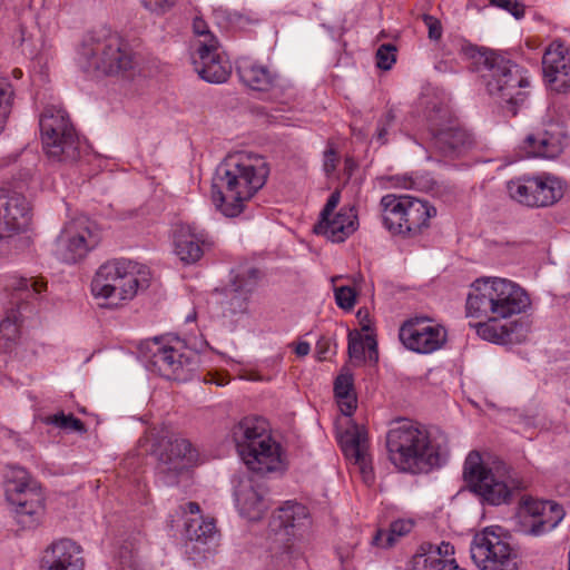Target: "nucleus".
<instances>
[{
	"label": "nucleus",
	"mask_w": 570,
	"mask_h": 570,
	"mask_svg": "<svg viewBox=\"0 0 570 570\" xmlns=\"http://www.w3.org/2000/svg\"><path fill=\"white\" fill-rule=\"evenodd\" d=\"M393 120H394V115L392 111H389L385 115L384 119L379 122L376 139L381 144L386 142L387 127L393 122Z\"/></svg>",
	"instance_id": "de8ad7c7"
},
{
	"label": "nucleus",
	"mask_w": 570,
	"mask_h": 570,
	"mask_svg": "<svg viewBox=\"0 0 570 570\" xmlns=\"http://www.w3.org/2000/svg\"><path fill=\"white\" fill-rule=\"evenodd\" d=\"M196 320V312H193L190 313L189 315L186 316V322L189 323V322H194Z\"/></svg>",
	"instance_id": "4d7b16f0"
},
{
	"label": "nucleus",
	"mask_w": 570,
	"mask_h": 570,
	"mask_svg": "<svg viewBox=\"0 0 570 570\" xmlns=\"http://www.w3.org/2000/svg\"><path fill=\"white\" fill-rule=\"evenodd\" d=\"M542 68L551 89L566 92L570 89V50L560 40H553L544 50Z\"/></svg>",
	"instance_id": "aec40b11"
},
{
	"label": "nucleus",
	"mask_w": 570,
	"mask_h": 570,
	"mask_svg": "<svg viewBox=\"0 0 570 570\" xmlns=\"http://www.w3.org/2000/svg\"><path fill=\"white\" fill-rule=\"evenodd\" d=\"M335 301L338 307L350 311L356 302V292L351 286L334 287Z\"/></svg>",
	"instance_id": "58836bf2"
},
{
	"label": "nucleus",
	"mask_w": 570,
	"mask_h": 570,
	"mask_svg": "<svg viewBox=\"0 0 570 570\" xmlns=\"http://www.w3.org/2000/svg\"><path fill=\"white\" fill-rule=\"evenodd\" d=\"M387 459L403 473L422 474L440 468L448 458L445 438L406 419L397 420L385 436Z\"/></svg>",
	"instance_id": "7ed1b4c3"
},
{
	"label": "nucleus",
	"mask_w": 570,
	"mask_h": 570,
	"mask_svg": "<svg viewBox=\"0 0 570 570\" xmlns=\"http://www.w3.org/2000/svg\"><path fill=\"white\" fill-rule=\"evenodd\" d=\"M340 443L345 458L356 465L364 480H367L371 475V456L366 430L353 424L341 434Z\"/></svg>",
	"instance_id": "a878e982"
},
{
	"label": "nucleus",
	"mask_w": 570,
	"mask_h": 570,
	"mask_svg": "<svg viewBox=\"0 0 570 570\" xmlns=\"http://www.w3.org/2000/svg\"><path fill=\"white\" fill-rule=\"evenodd\" d=\"M414 527L411 519H399L391 523L389 530H379L373 538V543L377 547L390 548L400 538L409 534Z\"/></svg>",
	"instance_id": "72a5a7b5"
},
{
	"label": "nucleus",
	"mask_w": 570,
	"mask_h": 570,
	"mask_svg": "<svg viewBox=\"0 0 570 570\" xmlns=\"http://www.w3.org/2000/svg\"><path fill=\"white\" fill-rule=\"evenodd\" d=\"M14 91L10 81L0 77V134L2 132L12 108Z\"/></svg>",
	"instance_id": "e433bc0d"
},
{
	"label": "nucleus",
	"mask_w": 570,
	"mask_h": 570,
	"mask_svg": "<svg viewBox=\"0 0 570 570\" xmlns=\"http://www.w3.org/2000/svg\"><path fill=\"white\" fill-rule=\"evenodd\" d=\"M492 4L510 12L515 18H521L524 13L523 7L518 0H490Z\"/></svg>",
	"instance_id": "c03bdc74"
},
{
	"label": "nucleus",
	"mask_w": 570,
	"mask_h": 570,
	"mask_svg": "<svg viewBox=\"0 0 570 570\" xmlns=\"http://www.w3.org/2000/svg\"><path fill=\"white\" fill-rule=\"evenodd\" d=\"M99 243L95 225L86 217L68 223L57 239L56 254L65 263L82 259Z\"/></svg>",
	"instance_id": "f3484780"
},
{
	"label": "nucleus",
	"mask_w": 570,
	"mask_h": 570,
	"mask_svg": "<svg viewBox=\"0 0 570 570\" xmlns=\"http://www.w3.org/2000/svg\"><path fill=\"white\" fill-rule=\"evenodd\" d=\"M149 269L136 262L120 258L108 261L91 281V294L108 307H117L132 299L139 289L149 286Z\"/></svg>",
	"instance_id": "39448f33"
},
{
	"label": "nucleus",
	"mask_w": 570,
	"mask_h": 570,
	"mask_svg": "<svg viewBox=\"0 0 570 570\" xmlns=\"http://www.w3.org/2000/svg\"><path fill=\"white\" fill-rule=\"evenodd\" d=\"M357 318L363 331L368 332L372 330V321L370 318V313L366 308L358 309Z\"/></svg>",
	"instance_id": "3c124183"
},
{
	"label": "nucleus",
	"mask_w": 570,
	"mask_h": 570,
	"mask_svg": "<svg viewBox=\"0 0 570 570\" xmlns=\"http://www.w3.org/2000/svg\"><path fill=\"white\" fill-rule=\"evenodd\" d=\"M511 199L527 207H547L560 200L564 186L560 178L550 174L524 175L507 183Z\"/></svg>",
	"instance_id": "2eb2a0df"
},
{
	"label": "nucleus",
	"mask_w": 570,
	"mask_h": 570,
	"mask_svg": "<svg viewBox=\"0 0 570 570\" xmlns=\"http://www.w3.org/2000/svg\"><path fill=\"white\" fill-rule=\"evenodd\" d=\"M13 75L16 78H19V77H21L22 72H21V70H14Z\"/></svg>",
	"instance_id": "13d9d810"
},
{
	"label": "nucleus",
	"mask_w": 570,
	"mask_h": 570,
	"mask_svg": "<svg viewBox=\"0 0 570 570\" xmlns=\"http://www.w3.org/2000/svg\"><path fill=\"white\" fill-rule=\"evenodd\" d=\"M40 422L66 432H86L85 424L79 419L73 416V414H66L62 411L56 414L41 416Z\"/></svg>",
	"instance_id": "c9c22d12"
},
{
	"label": "nucleus",
	"mask_w": 570,
	"mask_h": 570,
	"mask_svg": "<svg viewBox=\"0 0 570 570\" xmlns=\"http://www.w3.org/2000/svg\"><path fill=\"white\" fill-rule=\"evenodd\" d=\"M6 498L18 524L24 529L38 527L45 514V494L41 487L22 468H12L7 474Z\"/></svg>",
	"instance_id": "9b49d317"
},
{
	"label": "nucleus",
	"mask_w": 570,
	"mask_h": 570,
	"mask_svg": "<svg viewBox=\"0 0 570 570\" xmlns=\"http://www.w3.org/2000/svg\"><path fill=\"white\" fill-rule=\"evenodd\" d=\"M428 121L432 134V147L445 158H456L473 146L471 134L452 118L446 106L434 107Z\"/></svg>",
	"instance_id": "4468645a"
},
{
	"label": "nucleus",
	"mask_w": 570,
	"mask_h": 570,
	"mask_svg": "<svg viewBox=\"0 0 570 570\" xmlns=\"http://www.w3.org/2000/svg\"><path fill=\"white\" fill-rule=\"evenodd\" d=\"M401 343L407 350L431 354L446 343V328L426 316H414L403 322L399 331Z\"/></svg>",
	"instance_id": "dca6fc26"
},
{
	"label": "nucleus",
	"mask_w": 570,
	"mask_h": 570,
	"mask_svg": "<svg viewBox=\"0 0 570 570\" xmlns=\"http://www.w3.org/2000/svg\"><path fill=\"white\" fill-rule=\"evenodd\" d=\"M215 383H216L217 385H225V384H226V382H225V381H215Z\"/></svg>",
	"instance_id": "052dcab7"
},
{
	"label": "nucleus",
	"mask_w": 570,
	"mask_h": 570,
	"mask_svg": "<svg viewBox=\"0 0 570 570\" xmlns=\"http://www.w3.org/2000/svg\"><path fill=\"white\" fill-rule=\"evenodd\" d=\"M384 227L393 235L415 237L430 225L436 209L429 202L410 196L386 194L380 202Z\"/></svg>",
	"instance_id": "1a4fd4ad"
},
{
	"label": "nucleus",
	"mask_w": 570,
	"mask_h": 570,
	"mask_svg": "<svg viewBox=\"0 0 570 570\" xmlns=\"http://www.w3.org/2000/svg\"><path fill=\"white\" fill-rule=\"evenodd\" d=\"M358 227L357 213L354 207H343L335 215L323 217L315 226L317 234L324 235L333 243H342Z\"/></svg>",
	"instance_id": "bb28decb"
},
{
	"label": "nucleus",
	"mask_w": 570,
	"mask_h": 570,
	"mask_svg": "<svg viewBox=\"0 0 570 570\" xmlns=\"http://www.w3.org/2000/svg\"><path fill=\"white\" fill-rule=\"evenodd\" d=\"M148 370L168 380L187 381L197 370L199 355L178 338L158 340L148 343Z\"/></svg>",
	"instance_id": "f8f14e48"
},
{
	"label": "nucleus",
	"mask_w": 570,
	"mask_h": 570,
	"mask_svg": "<svg viewBox=\"0 0 570 570\" xmlns=\"http://www.w3.org/2000/svg\"><path fill=\"white\" fill-rule=\"evenodd\" d=\"M269 167L264 157L240 151L227 156L217 167L212 200L226 217L243 213L245 204L265 185Z\"/></svg>",
	"instance_id": "f03ea898"
},
{
	"label": "nucleus",
	"mask_w": 570,
	"mask_h": 570,
	"mask_svg": "<svg viewBox=\"0 0 570 570\" xmlns=\"http://www.w3.org/2000/svg\"><path fill=\"white\" fill-rule=\"evenodd\" d=\"M31 222V207L17 191L0 189V228L10 237L26 230Z\"/></svg>",
	"instance_id": "412c9836"
},
{
	"label": "nucleus",
	"mask_w": 570,
	"mask_h": 570,
	"mask_svg": "<svg viewBox=\"0 0 570 570\" xmlns=\"http://www.w3.org/2000/svg\"><path fill=\"white\" fill-rule=\"evenodd\" d=\"M454 553L451 543L442 541L440 544L425 542L421 544L419 552L413 557L410 570H440L448 562H455L449 558Z\"/></svg>",
	"instance_id": "7c9ffc66"
},
{
	"label": "nucleus",
	"mask_w": 570,
	"mask_h": 570,
	"mask_svg": "<svg viewBox=\"0 0 570 570\" xmlns=\"http://www.w3.org/2000/svg\"><path fill=\"white\" fill-rule=\"evenodd\" d=\"M42 148L49 159L58 163H73L79 156V140L67 111L57 105H49L39 119Z\"/></svg>",
	"instance_id": "9d476101"
},
{
	"label": "nucleus",
	"mask_w": 570,
	"mask_h": 570,
	"mask_svg": "<svg viewBox=\"0 0 570 570\" xmlns=\"http://www.w3.org/2000/svg\"><path fill=\"white\" fill-rule=\"evenodd\" d=\"M237 451L249 470L266 473L284 466L282 448L273 439L266 420L246 416L232 429Z\"/></svg>",
	"instance_id": "20e7f679"
},
{
	"label": "nucleus",
	"mask_w": 570,
	"mask_h": 570,
	"mask_svg": "<svg viewBox=\"0 0 570 570\" xmlns=\"http://www.w3.org/2000/svg\"><path fill=\"white\" fill-rule=\"evenodd\" d=\"M395 51L394 46L382 45L376 51V66L383 70L391 69L396 60Z\"/></svg>",
	"instance_id": "ea45409f"
},
{
	"label": "nucleus",
	"mask_w": 570,
	"mask_h": 570,
	"mask_svg": "<svg viewBox=\"0 0 570 570\" xmlns=\"http://www.w3.org/2000/svg\"><path fill=\"white\" fill-rule=\"evenodd\" d=\"M530 304L528 293L518 283L483 276L470 285L465 313L468 317L480 320L474 328L481 338L504 344L511 341L512 331L510 325L499 324V321L524 313Z\"/></svg>",
	"instance_id": "f257e3e1"
},
{
	"label": "nucleus",
	"mask_w": 570,
	"mask_h": 570,
	"mask_svg": "<svg viewBox=\"0 0 570 570\" xmlns=\"http://www.w3.org/2000/svg\"><path fill=\"white\" fill-rule=\"evenodd\" d=\"M20 316L19 311L10 309L0 323V348L6 352L11 348L19 337L21 323Z\"/></svg>",
	"instance_id": "f704fd0d"
},
{
	"label": "nucleus",
	"mask_w": 570,
	"mask_h": 570,
	"mask_svg": "<svg viewBox=\"0 0 570 570\" xmlns=\"http://www.w3.org/2000/svg\"><path fill=\"white\" fill-rule=\"evenodd\" d=\"M564 148V135L561 128L549 122L547 126L538 127L530 132L522 141L521 149L527 157H540L553 159Z\"/></svg>",
	"instance_id": "4be33fe9"
},
{
	"label": "nucleus",
	"mask_w": 570,
	"mask_h": 570,
	"mask_svg": "<svg viewBox=\"0 0 570 570\" xmlns=\"http://www.w3.org/2000/svg\"><path fill=\"white\" fill-rule=\"evenodd\" d=\"M321 351L323 352V354L325 353V347L322 346Z\"/></svg>",
	"instance_id": "e2e57ef3"
},
{
	"label": "nucleus",
	"mask_w": 570,
	"mask_h": 570,
	"mask_svg": "<svg viewBox=\"0 0 570 570\" xmlns=\"http://www.w3.org/2000/svg\"><path fill=\"white\" fill-rule=\"evenodd\" d=\"M276 519L288 534L296 535L309 524L308 510L297 502H286L276 512Z\"/></svg>",
	"instance_id": "2f4dec72"
},
{
	"label": "nucleus",
	"mask_w": 570,
	"mask_h": 570,
	"mask_svg": "<svg viewBox=\"0 0 570 570\" xmlns=\"http://www.w3.org/2000/svg\"><path fill=\"white\" fill-rule=\"evenodd\" d=\"M195 71L207 82L220 83L227 80L230 73L228 60L218 51V45H198L193 53Z\"/></svg>",
	"instance_id": "b1692460"
},
{
	"label": "nucleus",
	"mask_w": 570,
	"mask_h": 570,
	"mask_svg": "<svg viewBox=\"0 0 570 570\" xmlns=\"http://www.w3.org/2000/svg\"><path fill=\"white\" fill-rule=\"evenodd\" d=\"M523 509L533 518L529 530L533 535L553 530L564 517L562 507L552 501L527 500Z\"/></svg>",
	"instance_id": "cd10ccee"
},
{
	"label": "nucleus",
	"mask_w": 570,
	"mask_h": 570,
	"mask_svg": "<svg viewBox=\"0 0 570 570\" xmlns=\"http://www.w3.org/2000/svg\"><path fill=\"white\" fill-rule=\"evenodd\" d=\"M77 59L85 71L107 76L124 75L136 66L135 55L128 43L118 33L105 29L83 37Z\"/></svg>",
	"instance_id": "423d86ee"
},
{
	"label": "nucleus",
	"mask_w": 570,
	"mask_h": 570,
	"mask_svg": "<svg viewBox=\"0 0 570 570\" xmlns=\"http://www.w3.org/2000/svg\"><path fill=\"white\" fill-rule=\"evenodd\" d=\"M237 72L244 85L257 91H276L279 88L278 78L268 67L249 58H242L237 62Z\"/></svg>",
	"instance_id": "c756f323"
},
{
	"label": "nucleus",
	"mask_w": 570,
	"mask_h": 570,
	"mask_svg": "<svg viewBox=\"0 0 570 570\" xmlns=\"http://www.w3.org/2000/svg\"><path fill=\"white\" fill-rule=\"evenodd\" d=\"M348 353L352 357L362 358L364 353V345L361 340L350 338L348 341Z\"/></svg>",
	"instance_id": "8fccbe9b"
},
{
	"label": "nucleus",
	"mask_w": 570,
	"mask_h": 570,
	"mask_svg": "<svg viewBox=\"0 0 570 570\" xmlns=\"http://www.w3.org/2000/svg\"><path fill=\"white\" fill-rule=\"evenodd\" d=\"M311 351V346L307 342H299L295 346V353L297 356H306Z\"/></svg>",
	"instance_id": "864d4df0"
},
{
	"label": "nucleus",
	"mask_w": 570,
	"mask_h": 570,
	"mask_svg": "<svg viewBox=\"0 0 570 570\" xmlns=\"http://www.w3.org/2000/svg\"><path fill=\"white\" fill-rule=\"evenodd\" d=\"M340 278H341V276L333 277V278H332V282H333V283H335V282H336V279H340Z\"/></svg>",
	"instance_id": "680f3d73"
},
{
	"label": "nucleus",
	"mask_w": 570,
	"mask_h": 570,
	"mask_svg": "<svg viewBox=\"0 0 570 570\" xmlns=\"http://www.w3.org/2000/svg\"><path fill=\"white\" fill-rule=\"evenodd\" d=\"M215 246L213 235L196 223H180L174 230V250L186 265L200 261Z\"/></svg>",
	"instance_id": "6ab92c4d"
},
{
	"label": "nucleus",
	"mask_w": 570,
	"mask_h": 570,
	"mask_svg": "<svg viewBox=\"0 0 570 570\" xmlns=\"http://www.w3.org/2000/svg\"><path fill=\"white\" fill-rule=\"evenodd\" d=\"M186 538L190 541L206 543L216 535L214 519L191 517L185 522Z\"/></svg>",
	"instance_id": "473e14b6"
},
{
	"label": "nucleus",
	"mask_w": 570,
	"mask_h": 570,
	"mask_svg": "<svg viewBox=\"0 0 570 570\" xmlns=\"http://www.w3.org/2000/svg\"><path fill=\"white\" fill-rule=\"evenodd\" d=\"M335 397L354 394L353 380L350 375H340L334 383Z\"/></svg>",
	"instance_id": "37998d69"
},
{
	"label": "nucleus",
	"mask_w": 570,
	"mask_h": 570,
	"mask_svg": "<svg viewBox=\"0 0 570 570\" xmlns=\"http://www.w3.org/2000/svg\"><path fill=\"white\" fill-rule=\"evenodd\" d=\"M403 186H404L405 188H409V187L411 186V181H410V180H405V181H404V184H403Z\"/></svg>",
	"instance_id": "bf43d9fd"
},
{
	"label": "nucleus",
	"mask_w": 570,
	"mask_h": 570,
	"mask_svg": "<svg viewBox=\"0 0 570 570\" xmlns=\"http://www.w3.org/2000/svg\"><path fill=\"white\" fill-rule=\"evenodd\" d=\"M178 0H140L142 7L150 13L163 16L170 11Z\"/></svg>",
	"instance_id": "a19ab883"
},
{
	"label": "nucleus",
	"mask_w": 570,
	"mask_h": 570,
	"mask_svg": "<svg viewBox=\"0 0 570 570\" xmlns=\"http://www.w3.org/2000/svg\"><path fill=\"white\" fill-rule=\"evenodd\" d=\"M340 200H341V193L338 190H335L334 193H332L321 213V218L331 216L333 214L334 209L337 207Z\"/></svg>",
	"instance_id": "09e8293b"
},
{
	"label": "nucleus",
	"mask_w": 570,
	"mask_h": 570,
	"mask_svg": "<svg viewBox=\"0 0 570 570\" xmlns=\"http://www.w3.org/2000/svg\"><path fill=\"white\" fill-rule=\"evenodd\" d=\"M193 30H194V33L200 38L194 43L195 49L198 47V45H204L206 42L212 43L214 46L218 45L217 39L209 31L207 22L203 18H200V17L194 18Z\"/></svg>",
	"instance_id": "4c0bfd02"
},
{
	"label": "nucleus",
	"mask_w": 570,
	"mask_h": 570,
	"mask_svg": "<svg viewBox=\"0 0 570 570\" xmlns=\"http://www.w3.org/2000/svg\"><path fill=\"white\" fill-rule=\"evenodd\" d=\"M470 552L480 570H519L518 557L500 527H487L476 532Z\"/></svg>",
	"instance_id": "ddd939ff"
},
{
	"label": "nucleus",
	"mask_w": 570,
	"mask_h": 570,
	"mask_svg": "<svg viewBox=\"0 0 570 570\" xmlns=\"http://www.w3.org/2000/svg\"><path fill=\"white\" fill-rule=\"evenodd\" d=\"M184 512L190 513L193 517H202L200 515V508L198 503L196 502H188L184 507H181Z\"/></svg>",
	"instance_id": "603ef678"
},
{
	"label": "nucleus",
	"mask_w": 570,
	"mask_h": 570,
	"mask_svg": "<svg viewBox=\"0 0 570 570\" xmlns=\"http://www.w3.org/2000/svg\"><path fill=\"white\" fill-rule=\"evenodd\" d=\"M482 79L488 94L505 102L513 115L529 96L528 70L500 53L490 52L485 57Z\"/></svg>",
	"instance_id": "0eeeda50"
},
{
	"label": "nucleus",
	"mask_w": 570,
	"mask_h": 570,
	"mask_svg": "<svg viewBox=\"0 0 570 570\" xmlns=\"http://www.w3.org/2000/svg\"><path fill=\"white\" fill-rule=\"evenodd\" d=\"M150 452L157 456L163 473L178 474L195 466L199 459L198 451L183 438H163L157 444H151Z\"/></svg>",
	"instance_id": "a211bd4d"
},
{
	"label": "nucleus",
	"mask_w": 570,
	"mask_h": 570,
	"mask_svg": "<svg viewBox=\"0 0 570 570\" xmlns=\"http://www.w3.org/2000/svg\"><path fill=\"white\" fill-rule=\"evenodd\" d=\"M259 277V271L254 267L236 273L225 289L226 301L223 303L225 314L233 316L248 312L249 299L257 287Z\"/></svg>",
	"instance_id": "5701e85b"
},
{
	"label": "nucleus",
	"mask_w": 570,
	"mask_h": 570,
	"mask_svg": "<svg viewBox=\"0 0 570 570\" xmlns=\"http://www.w3.org/2000/svg\"><path fill=\"white\" fill-rule=\"evenodd\" d=\"M340 411L345 416H352L357 406L355 393L343 397H336Z\"/></svg>",
	"instance_id": "a18cd8bd"
},
{
	"label": "nucleus",
	"mask_w": 570,
	"mask_h": 570,
	"mask_svg": "<svg viewBox=\"0 0 570 570\" xmlns=\"http://www.w3.org/2000/svg\"><path fill=\"white\" fill-rule=\"evenodd\" d=\"M326 344H327V341H318L317 342L316 348H317V354H318V358L320 360H325L326 358V356H323V352L321 351L322 346H324Z\"/></svg>",
	"instance_id": "6e6d98bb"
},
{
	"label": "nucleus",
	"mask_w": 570,
	"mask_h": 570,
	"mask_svg": "<svg viewBox=\"0 0 570 570\" xmlns=\"http://www.w3.org/2000/svg\"><path fill=\"white\" fill-rule=\"evenodd\" d=\"M338 161H340L338 153L334 148V145L332 142H328L327 148L324 151V156H323V169H324L326 176H330L335 171Z\"/></svg>",
	"instance_id": "79ce46f5"
},
{
	"label": "nucleus",
	"mask_w": 570,
	"mask_h": 570,
	"mask_svg": "<svg viewBox=\"0 0 570 570\" xmlns=\"http://www.w3.org/2000/svg\"><path fill=\"white\" fill-rule=\"evenodd\" d=\"M82 549L70 539L49 546L41 560V570H83Z\"/></svg>",
	"instance_id": "393cba45"
},
{
	"label": "nucleus",
	"mask_w": 570,
	"mask_h": 570,
	"mask_svg": "<svg viewBox=\"0 0 570 570\" xmlns=\"http://www.w3.org/2000/svg\"><path fill=\"white\" fill-rule=\"evenodd\" d=\"M26 287L31 286L36 294H40L45 289V284L38 281L29 279L26 281Z\"/></svg>",
	"instance_id": "5fc2aeb1"
},
{
	"label": "nucleus",
	"mask_w": 570,
	"mask_h": 570,
	"mask_svg": "<svg viewBox=\"0 0 570 570\" xmlns=\"http://www.w3.org/2000/svg\"><path fill=\"white\" fill-rule=\"evenodd\" d=\"M463 475L470 489L491 505L507 503L513 491L521 488V482L512 475L508 466H488L476 451L468 454Z\"/></svg>",
	"instance_id": "6e6552de"
},
{
	"label": "nucleus",
	"mask_w": 570,
	"mask_h": 570,
	"mask_svg": "<svg viewBox=\"0 0 570 570\" xmlns=\"http://www.w3.org/2000/svg\"><path fill=\"white\" fill-rule=\"evenodd\" d=\"M235 498L239 513L250 521L262 519L269 507L265 489L252 481L242 482L236 489Z\"/></svg>",
	"instance_id": "c85d7f7f"
},
{
	"label": "nucleus",
	"mask_w": 570,
	"mask_h": 570,
	"mask_svg": "<svg viewBox=\"0 0 570 570\" xmlns=\"http://www.w3.org/2000/svg\"><path fill=\"white\" fill-rule=\"evenodd\" d=\"M423 21L429 29V38L431 40H439L442 36V27L440 21L433 16L425 14Z\"/></svg>",
	"instance_id": "49530a36"
}]
</instances>
